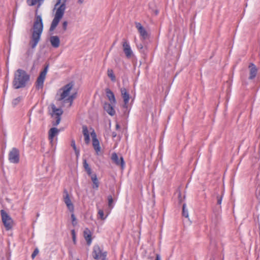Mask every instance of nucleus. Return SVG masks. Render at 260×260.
<instances>
[{
  "instance_id": "f257e3e1",
  "label": "nucleus",
  "mask_w": 260,
  "mask_h": 260,
  "mask_svg": "<svg viewBox=\"0 0 260 260\" xmlns=\"http://www.w3.org/2000/svg\"><path fill=\"white\" fill-rule=\"evenodd\" d=\"M30 75L25 70L18 69L14 74L12 86L15 89L25 88L29 83Z\"/></svg>"
},
{
  "instance_id": "f03ea898",
  "label": "nucleus",
  "mask_w": 260,
  "mask_h": 260,
  "mask_svg": "<svg viewBox=\"0 0 260 260\" xmlns=\"http://www.w3.org/2000/svg\"><path fill=\"white\" fill-rule=\"evenodd\" d=\"M67 1L68 0H57L55 4L54 10L56 9V11L49 28L50 31H52L55 29L63 16L66 9V3Z\"/></svg>"
},
{
  "instance_id": "7ed1b4c3",
  "label": "nucleus",
  "mask_w": 260,
  "mask_h": 260,
  "mask_svg": "<svg viewBox=\"0 0 260 260\" xmlns=\"http://www.w3.org/2000/svg\"><path fill=\"white\" fill-rule=\"evenodd\" d=\"M2 222L6 229L9 231L12 228L13 221L10 216L4 210L1 211Z\"/></svg>"
},
{
  "instance_id": "20e7f679",
  "label": "nucleus",
  "mask_w": 260,
  "mask_h": 260,
  "mask_svg": "<svg viewBox=\"0 0 260 260\" xmlns=\"http://www.w3.org/2000/svg\"><path fill=\"white\" fill-rule=\"evenodd\" d=\"M43 29V24L42 17L40 15H36L33 25L32 33L41 35Z\"/></svg>"
},
{
  "instance_id": "39448f33",
  "label": "nucleus",
  "mask_w": 260,
  "mask_h": 260,
  "mask_svg": "<svg viewBox=\"0 0 260 260\" xmlns=\"http://www.w3.org/2000/svg\"><path fill=\"white\" fill-rule=\"evenodd\" d=\"M49 64H47L43 71H42L39 77L37 79L35 83L36 88L37 89H43L44 82L45 79L46 75L47 72Z\"/></svg>"
},
{
  "instance_id": "423d86ee",
  "label": "nucleus",
  "mask_w": 260,
  "mask_h": 260,
  "mask_svg": "<svg viewBox=\"0 0 260 260\" xmlns=\"http://www.w3.org/2000/svg\"><path fill=\"white\" fill-rule=\"evenodd\" d=\"M51 107L52 110V116H53L54 115L56 116L55 117V122H53L52 124L54 126H57L60 122V116L63 113V111L60 108H57L53 104L51 105Z\"/></svg>"
},
{
  "instance_id": "0eeeda50",
  "label": "nucleus",
  "mask_w": 260,
  "mask_h": 260,
  "mask_svg": "<svg viewBox=\"0 0 260 260\" xmlns=\"http://www.w3.org/2000/svg\"><path fill=\"white\" fill-rule=\"evenodd\" d=\"M121 94L122 98L123 99L124 104L122 105L123 111L124 114L127 112V114L129 113V110H128V105L127 103L129 100V95L127 92L126 89L125 88H121Z\"/></svg>"
},
{
  "instance_id": "6e6552de",
  "label": "nucleus",
  "mask_w": 260,
  "mask_h": 260,
  "mask_svg": "<svg viewBox=\"0 0 260 260\" xmlns=\"http://www.w3.org/2000/svg\"><path fill=\"white\" fill-rule=\"evenodd\" d=\"M9 160L13 164H17L19 161V151L16 148H13L9 153Z\"/></svg>"
},
{
  "instance_id": "1a4fd4ad",
  "label": "nucleus",
  "mask_w": 260,
  "mask_h": 260,
  "mask_svg": "<svg viewBox=\"0 0 260 260\" xmlns=\"http://www.w3.org/2000/svg\"><path fill=\"white\" fill-rule=\"evenodd\" d=\"M73 86V84L72 82L69 83L67 85H64L62 87L60 90H62L63 91L60 94V98L57 100L58 101H62L69 94V93Z\"/></svg>"
},
{
  "instance_id": "9d476101",
  "label": "nucleus",
  "mask_w": 260,
  "mask_h": 260,
  "mask_svg": "<svg viewBox=\"0 0 260 260\" xmlns=\"http://www.w3.org/2000/svg\"><path fill=\"white\" fill-rule=\"evenodd\" d=\"M136 27L137 28L140 37L143 40H147L149 38V34L146 29L139 22H135Z\"/></svg>"
},
{
  "instance_id": "9b49d317",
  "label": "nucleus",
  "mask_w": 260,
  "mask_h": 260,
  "mask_svg": "<svg viewBox=\"0 0 260 260\" xmlns=\"http://www.w3.org/2000/svg\"><path fill=\"white\" fill-rule=\"evenodd\" d=\"M63 201L66 204L68 210L71 212H73L74 210V206L73 204L72 203L69 193L66 189L63 190Z\"/></svg>"
},
{
  "instance_id": "f8f14e48",
  "label": "nucleus",
  "mask_w": 260,
  "mask_h": 260,
  "mask_svg": "<svg viewBox=\"0 0 260 260\" xmlns=\"http://www.w3.org/2000/svg\"><path fill=\"white\" fill-rule=\"evenodd\" d=\"M111 159L114 164L117 166L121 167V169H123L124 167V161L123 158L121 155H118V154L114 152L112 154Z\"/></svg>"
},
{
  "instance_id": "ddd939ff",
  "label": "nucleus",
  "mask_w": 260,
  "mask_h": 260,
  "mask_svg": "<svg viewBox=\"0 0 260 260\" xmlns=\"http://www.w3.org/2000/svg\"><path fill=\"white\" fill-rule=\"evenodd\" d=\"M91 135L92 138L93 147L95 151L96 154L99 155L101 150V148L100 145V142L96 138L95 133L94 132L91 133Z\"/></svg>"
},
{
  "instance_id": "4468645a",
  "label": "nucleus",
  "mask_w": 260,
  "mask_h": 260,
  "mask_svg": "<svg viewBox=\"0 0 260 260\" xmlns=\"http://www.w3.org/2000/svg\"><path fill=\"white\" fill-rule=\"evenodd\" d=\"M41 36V35L39 34L32 33L30 40L29 43V45L32 49L35 48L37 46L40 40Z\"/></svg>"
},
{
  "instance_id": "2eb2a0df",
  "label": "nucleus",
  "mask_w": 260,
  "mask_h": 260,
  "mask_svg": "<svg viewBox=\"0 0 260 260\" xmlns=\"http://www.w3.org/2000/svg\"><path fill=\"white\" fill-rule=\"evenodd\" d=\"M103 252L98 245H95L93 247L92 256L95 259H99L103 257Z\"/></svg>"
},
{
  "instance_id": "dca6fc26",
  "label": "nucleus",
  "mask_w": 260,
  "mask_h": 260,
  "mask_svg": "<svg viewBox=\"0 0 260 260\" xmlns=\"http://www.w3.org/2000/svg\"><path fill=\"white\" fill-rule=\"evenodd\" d=\"M248 68L249 69V76L248 78L249 80H252L255 78L258 70L256 66L252 62L249 63Z\"/></svg>"
},
{
  "instance_id": "f3484780",
  "label": "nucleus",
  "mask_w": 260,
  "mask_h": 260,
  "mask_svg": "<svg viewBox=\"0 0 260 260\" xmlns=\"http://www.w3.org/2000/svg\"><path fill=\"white\" fill-rule=\"evenodd\" d=\"M83 236L86 241L87 244L90 245L92 242L91 233L90 230L86 228L83 232Z\"/></svg>"
},
{
  "instance_id": "a211bd4d",
  "label": "nucleus",
  "mask_w": 260,
  "mask_h": 260,
  "mask_svg": "<svg viewBox=\"0 0 260 260\" xmlns=\"http://www.w3.org/2000/svg\"><path fill=\"white\" fill-rule=\"evenodd\" d=\"M122 46L123 51L128 58H130V46L126 39H123Z\"/></svg>"
},
{
  "instance_id": "6ab92c4d",
  "label": "nucleus",
  "mask_w": 260,
  "mask_h": 260,
  "mask_svg": "<svg viewBox=\"0 0 260 260\" xmlns=\"http://www.w3.org/2000/svg\"><path fill=\"white\" fill-rule=\"evenodd\" d=\"M50 42L52 47L57 48L59 46L60 40L58 36H52L50 38Z\"/></svg>"
},
{
  "instance_id": "aec40b11",
  "label": "nucleus",
  "mask_w": 260,
  "mask_h": 260,
  "mask_svg": "<svg viewBox=\"0 0 260 260\" xmlns=\"http://www.w3.org/2000/svg\"><path fill=\"white\" fill-rule=\"evenodd\" d=\"M105 91L106 95L111 104L115 105L116 104V100L114 93L109 88H106Z\"/></svg>"
},
{
  "instance_id": "412c9836",
  "label": "nucleus",
  "mask_w": 260,
  "mask_h": 260,
  "mask_svg": "<svg viewBox=\"0 0 260 260\" xmlns=\"http://www.w3.org/2000/svg\"><path fill=\"white\" fill-rule=\"evenodd\" d=\"M113 104L108 103H105L104 105V110L110 115L113 116L115 114V111L112 106Z\"/></svg>"
},
{
  "instance_id": "4be33fe9",
  "label": "nucleus",
  "mask_w": 260,
  "mask_h": 260,
  "mask_svg": "<svg viewBox=\"0 0 260 260\" xmlns=\"http://www.w3.org/2000/svg\"><path fill=\"white\" fill-rule=\"evenodd\" d=\"M59 130L55 127H52L49 131V139L52 141L54 137L58 134Z\"/></svg>"
},
{
  "instance_id": "5701e85b",
  "label": "nucleus",
  "mask_w": 260,
  "mask_h": 260,
  "mask_svg": "<svg viewBox=\"0 0 260 260\" xmlns=\"http://www.w3.org/2000/svg\"><path fill=\"white\" fill-rule=\"evenodd\" d=\"M91 179L93 182L92 188L98 189L99 187V181L97 178L96 175L95 174H92L91 176Z\"/></svg>"
},
{
  "instance_id": "b1692460",
  "label": "nucleus",
  "mask_w": 260,
  "mask_h": 260,
  "mask_svg": "<svg viewBox=\"0 0 260 260\" xmlns=\"http://www.w3.org/2000/svg\"><path fill=\"white\" fill-rule=\"evenodd\" d=\"M76 96V93L72 94L71 95L69 96L67 99H64L62 100L63 103L65 104L67 103H70L69 107H71L72 105L73 101L74 99Z\"/></svg>"
},
{
  "instance_id": "393cba45",
  "label": "nucleus",
  "mask_w": 260,
  "mask_h": 260,
  "mask_svg": "<svg viewBox=\"0 0 260 260\" xmlns=\"http://www.w3.org/2000/svg\"><path fill=\"white\" fill-rule=\"evenodd\" d=\"M107 74L108 77L111 79V81L113 82L115 81L116 78L113 73V71L112 69H109L107 71Z\"/></svg>"
},
{
  "instance_id": "a878e982",
  "label": "nucleus",
  "mask_w": 260,
  "mask_h": 260,
  "mask_svg": "<svg viewBox=\"0 0 260 260\" xmlns=\"http://www.w3.org/2000/svg\"><path fill=\"white\" fill-rule=\"evenodd\" d=\"M182 216L185 217H188V213L187 210L186 209V204L184 203L183 204L182 206Z\"/></svg>"
},
{
  "instance_id": "bb28decb",
  "label": "nucleus",
  "mask_w": 260,
  "mask_h": 260,
  "mask_svg": "<svg viewBox=\"0 0 260 260\" xmlns=\"http://www.w3.org/2000/svg\"><path fill=\"white\" fill-rule=\"evenodd\" d=\"M22 100V97L21 96H18L17 98L14 99L12 101V105L14 107H15L16 105H17L20 101Z\"/></svg>"
},
{
  "instance_id": "cd10ccee",
  "label": "nucleus",
  "mask_w": 260,
  "mask_h": 260,
  "mask_svg": "<svg viewBox=\"0 0 260 260\" xmlns=\"http://www.w3.org/2000/svg\"><path fill=\"white\" fill-rule=\"evenodd\" d=\"M107 199L108 201V206L109 207V208H112L113 207V199L112 196H111V195L108 196Z\"/></svg>"
},
{
  "instance_id": "c85d7f7f",
  "label": "nucleus",
  "mask_w": 260,
  "mask_h": 260,
  "mask_svg": "<svg viewBox=\"0 0 260 260\" xmlns=\"http://www.w3.org/2000/svg\"><path fill=\"white\" fill-rule=\"evenodd\" d=\"M82 133L83 134L84 136L89 135V132L88 130V128L86 125H83L82 126Z\"/></svg>"
},
{
  "instance_id": "c756f323",
  "label": "nucleus",
  "mask_w": 260,
  "mask_h": 260,
  "mask_svg": "<svg viewBox=\"0 0 260 260\" xmlns=\"http://www.w3.org/2000/svg\"><path fill=\"white\" fill-rule=\"evenodd\" d=\"M222 193L221 195L217 194L216 196V199H217V205H221L222 199Z\"/></svg>"
},
{
  "instance_id": "7c9ffc66",
  "label": "nucleus",
  "mask_w": 260,
  "mask_h": 260,
  "mask_svg": "<svg viewBox=\"0 0 260 260\" xmlns=\"http://www.w3.org/2000/svg\"><path fill=\"white\" fill-rule=\"evenodd\" d=\"M71 219L73 225L74 226H76L77 224V222L76 221V218L73 213L71 214Z\"/></svg>"
},
{
  "instance_id": "2f4dec72",
  "label": "nucleus",
  "mask_w": 260,
  "mask_h": 260,
  "mask_svg": "<svg viewBox=\"0 0 260 260\" xmlns=\"http://www.w3.org/2000/svg\"><path fill=\"white\" fill-rule=\"evenodd\" d=\"M71 234L72 236L73 241L74 244H76V233L75 230H72L71 231Z\"/></svg>"
},
{
  "instance_id": "473e14b6",
  "label": "nucleus",
  "mask_w": 260,
  "mask_h": 260,
  "mask_svg": "<svg viewBox=\"0 0 260 260\" xmlns=\"http://www.w3.org/2000/svg\"><path fill=\"white\" fill-rule=\"evenodd\" d=\"M83 167L85 171L90 169L89 165L88 164V163L85 159H83Z\"/></svg>"
},
{
  "instance_id": "72a5a7b5",
  "label": "nucleus",
  "mask_w": 260,
  "mask_h": 260,
  "mask_svg": "<svg viewBox=\"0 0 260 260\" xmlns=\"http://www.w3.org/2000/svg\"><path fill=\"white\" fill-rule=\"evenodd\" d=\"M98 215L99 216V217L101 219H105V217H104V211L102 210H100L98 212Z\"/></svg>"
},
{
  "instance_id": "f704fd0d",
  "label": "nucleus",
  "mask_w": 260,
  "mask_h": 260,
  "mask_svg": "<svg viewBox=\"0 0 260 260\" xmlns=\"http://www.w3.org/2000/svg\"><path fill=\"white\" fill-rule=\"evenodd\" d=\"M178 203L179 204H181L182 203V202H183V199L185 198V196H184L183 198H182V196H181V193L180 191H179V192L178 193Z\"/></svg>"
},
{
  "instance_id": "c9c22d12",
  "label": "nucleus",
  "mask_w": 260,
  "mask_h": 260,
  "mask_svg": "<svg viewBox=\"0 0 260 260\" xmlns=\"http://www.w3.org/2000/svg\"><path fill=\"white\" fill-rule=\"evenodd\" d=\"M68 22L67 21H64L62 22V29L64 31H66L67 29V26H68Z\"/></svg>"
},
{
  "instance_id": "e433bc0d",
  "label": "nucleus",
  "mask_w": 260,
  "mask_h": 260,
  "mask_svg": "<svg viewBox=\"0 0 260 260\" xmlns=\"http://www.w3.org/2000/svg\"><path fill=\"white\" fill-rule=\"evenodd\" d=\"M39 253V250L38 248H36L31 254V258L34 259L35 256Z\"/></svg>"
},
{
  "instance_id": "4c0bfd02",
  "label": "nucleus",
  "mask_w": 260,
  "mask_h": 260,
  "mask_svg": "<svg viewBox=\"0 0 260 260\" xmlns=\"http://www.w3.org/2000/svg\"><path fill=\"white\" fill-rule=\"evenodd\" d=\"M84 140L86 144H88L90 141V137L89 135L84 136Z\"/></svg>"
},
{
  "instance_id": "58836bf2",
  "label": "nucleus",
  "mask_w": 260,
  "mask_h": 260,
  "mask_svg": "<svg viewBox=\"0 0 260 260\" xmlns=\"http://www.w3.org/2000/svg\"><path fill=\"white\" fill-rule=\"evenodd\" d=\"M71 146L73 147L74 150L77 149L75 144V141L72 139L71 141Z\"/></svg>"
},
{
  "instance_id": "ea45409f",
  "label": "nucleus",
  "mask_w": 260,
  "mask_h": 260,
  "mask_svg": "<svg viewBox=\"0 0 260 260\" xmlns=\"http://www.w3.org/2000/svg\"><path fill=\"white\" fill-rule=\"evenodd\" d=\"M33 54V51L30 49H28L26 52L27 56L31 55Z\"/></svg>"
},
{
  "instance_id": "a19ab883",
  "label": "nucleus",
  "mask_w": 260,
  "mask_h": 260,
  "mask_svg": "<svg viewBox=\"0 0 260 260\" xmlns=\"http://www.w3.org/2000/svg\"><path fill=\"white\" fill-rule=\"evenodd\" d=\"M76 157L78 158L80 154V150L78 149L74 150Z\"/></svg>"
},
{
  "instance_id": "79ce46f5",
  "label": "nucleus",
  "mask_w": 260,
  "mask_h": 260,
  "mask_svg": "<svg viewBox=\"0 0 260 260\" xmlns=\"http://www.w3.org/2000/svg\"><path fill=\"white\" fill-rule=\"evenodd\" d=\"M86 172H87V174L89 175V176H90V177L91 176V175H92V172H91V168L89 169V170H87L85 171Z\"/></svg>"
},
{
  "instance_id": "37998d69",
  "label": "nucleus",
  "mask_w": 260,
  "mask_h": 260,
  "mask_svg": "<svg viewBox=\"0 0 260 260\" xmlns=\"http://www.w3.org/2000/svg\"><path fill=\"white\" fill-rule=\"evenodd\" d=\"M103 257L102 260H106V257L107 256V252H104V253L102 254Z\"/></svg>"
},
{
  "instance_id": "c03bdc74",
  "label": "nucleus",
  "mask_w": 260,
  "mask_h": 260,
  "mask_svg": "<svg viewBox=\"0 0 260 260\" xmlns=\"http://www.w3.org/2000/svg\"><path fill=\"white\" fill-rule=\"evenodd\" d=\"M155 260H160V257L159 254H156Z\"/></svg>"
},
{
  "instance_id": "a18cd8bd",
  "label": "nucleus",
  "mask_w": 260,
  "mask_h": 260,
  "mask_svg": "<svg viewBox=\"0 0 260 260\" xmlns=\"http://www.w3.org/2000/svg\"><path fill=\"white\" fill-rule=\"evenodd\" d=\"M131 60L132 61H134V54H133V52L132 51H131Z\"/></svg>"
},
{
  "instance_id": "49530a36",
  "label": "nucleus",
  "mask_w": 260,
  "mask_h": 260,
  "mask_svg": "<svg viewBox=\"0 0 260 260\" xmlns=\"http://www.w3.org/2000/svg\"><path fill=\"white\" fill-rule=\"evenodd\" d=\"M112 137H113V138L116 137V136H117V134H116V132H113V133H112Z\"/></svg>"
},
{
  "instance_id": "de8ad7c7",
  "label": "nucleus",
  "mask_w": 260,
  "mask_h": 260,
  "mask_svg": "<svg viewBox=\"0 0 260 260\" xmlns=\"http://www.w3.org/2000/svg\"><path fill=\"white\" fill-rule=\"evenodd\" d=\"M84 2V0H78V3L79 4H82Z\"/></svg>"
},
{
  "instance_id": "09e8293b",
  "label": "nucleus",
  "mask_w": 260,
  "mask_h": 260,
  "mask_svg": "<svg viewBox=\"0 0 260 260\" xmlns=\"http://www.w3.org/2000/svg\"><path fill=\"white\" fill-rule=\"evenodd\" d=\"M139 47L142 49L143 48V46L141 44L140 46H139Z\"/></svg>"
},
{
  "instance_id": "8fccbe9b",
  "label": "nucleus",
  "mask_w": 260,
  "mask_h": 260,
  "mask_svg": "<svg viewBox=\"0 0 260 260\" xmlns=\"http://www.w3.org/2000/svg\"><path fill=\"white\" fill-rule=\"evenodd\" d=\"M116 126L117 128H118L119 127V125L117 124H116Z\"/></svg>"
},
{
  "instance_id": "3c124183",
  "label": "nucleus",
  "mask_w": 260,
  "mask_h": 260,
  "mask_svg": "<svg viewBox=\"0 0 260 260\" xmlns=\"http://www.w3.org/2000/svg\"><path fill=\"white\" fill-rule=\"evenodd\" d=\"M155 13H156V14H157V11H156Z\"/></svg>"
},
{
  "instance_id": "603ef678",
  "label": "nucleus",
  "mask_w": 260,
  "mask_h": 260,
  "mask_svg": "<svg viewBox=\"0 0 260 260\" xmlns=\"http://www.w3.org/2000/svg\"><path fill=\"white\" fill-rule=\"evenodd\" d=\"M77 260H80V259L78 258Z\"/></svg>"
}]
</instances>
